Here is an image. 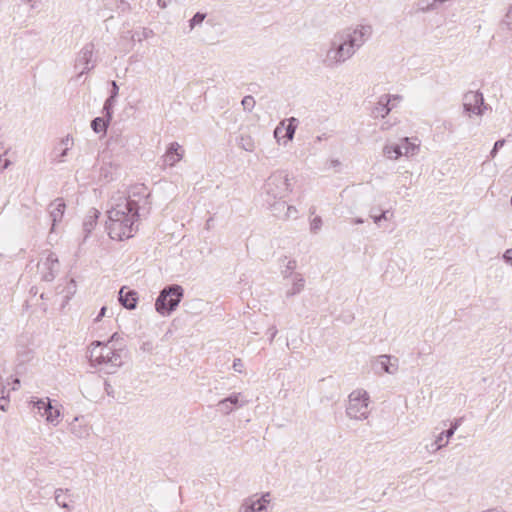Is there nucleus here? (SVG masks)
I'll list each match as a JSON object with an SVG mask.
<instances>
[{
	"label": "nucleus",
	"mask_w": 512,
	"mask_h": 512,
	"mask_svg": "<svg viewBox=\"0 0 512 512\" xmlns=\"http://www.w3.org/2000/svg\"><path fill=\"white\" fill-rule=\"evenodd\" d=\"M355 224H362L364 220L362 218H355L353 221Z\"/></svg>",
	"instance_id": "nucleus-52"
},
{
	"label": "nucleus",
	"mask_w": 512,
	"mask_h": 512,
	"mask_svg": "<svg viewBox=\"0 0 512 512\" xmlns=\"http://www.w3.org/2000/svg\"><path fill=\"white\" fill-rule=\"evenodd\" d=\"M239 512H268V508L258 500L249 497L242 502Z\"/></svg>",
	"instance_id": "nucleus-20"
},
{
	"label": "nucleus",
	"mask_w": 512,
	"mask_h": 512,
	"mask_svg": "<svg viewBox=\"0 0 512 512\" xmlns=\"http://www.w3.org/2000/svg\"><path fill=\"white\" fill-rule=\"evenodd\" d=\"M436 447L435 442L431 444L430 451L434 452L433 449Z\"/></svg>",
	"instance_id": "nucleus-54"
},
{
	"label": "nucleus",
	"mask_w": 512,
	"mask_h": 512,
	"mask_svg": "<svg viewBox=\"0 0 512 512\" xmlns=\"http://www.w3.org/2000/svg\"><path fill=\"white\" fill-rule=\"evenodd\" d=\"M461 422H462V418L455 419L451 423V427L448 430L441 432L436 437V439H435L436 447L433 449L434 452L440 450L441 448L445 447L448 444V441H446L445 443H442L443 438L444 437H446L447 439L451 438L454 435L455 431L460 426Z\"/></svg>",
	"instance_id": "nucleus-18"
},
{
	"label": "nucleus",
	"mask_w": 512,
	"mask_h": 512,
	"mask_svg": "<svg viewBox=\"0 0 512 512\" xmlns=\"http://www.w3.org/2000/svg\"><path fill=\"white\" fill-rule=\"evenodd\" d=\"M111 86H112V89L110 91V96L112 98H115L118 96V92H119V87L116 83V81H111Z\"/></svg>",
	"instance_id": "nucleus-41"
},
{
	"label": "nucleus",
	"mask_w": 512,
	"mask_h": 512,
	"mask_svg": "<svg viewBox=\"0 0 512 512\" xmlns=\"http://www.w3.org/2000/svg\"><path fill=\"white\" fill-rule=\"evenodd\" d=\"M184 295L182 286L172 284L165 286L159 293L155 309L162 316H169L176 310Z\"/></svg>",
	"instance_id": "nucleus-5"
},
{
	"label": "nucleus",
	"mask_w": 512,
	"mask_h": 512,
	"mask_svg": "<svg viewBox=\"0 0 512 512\" xmlns=\"http://www.w3.org/2000/svg\"><path fill=\"white\" fill-rule=\"evenodd\" d=\"M14 383L18 385L19 384V380L15 379Z\"/></svg>",
	"instance_id": "nucleus-57"
},
{
	"label": "nucleus",
	"mask_w": 512,
	"mask_h": 512,
	"mask_svg": "<svg viewBox=\"0 0 512 512\" xmlns=\"http://www.w3.org/2000/svg\"><path fill=\"white\" fill-rule=\"evenodd\" d=\"M268 332L270 333V342H272L275 338V336L277 335L278 333V330L275 326H272L268 329Z\"/></svg>",
	"instance_id": "nucleus-45"
},
{
	"label": "nucleus",
	"mask_w": 512,
	"mask_h": 512,
	"mask_svg": "<svg viewBox=\"0 0 512 512\" xmlns=\"http://www.w3.org/2000/svg\"><path fill=\"white\" fill-rule=\"evenodd\" d=\"M305 286V279L300 273H295L292 277V287L287 290L286 296L291 297L299 294Z\"/></svg>",
	"instance_id": "nucleus-21"
},
{
	"label": "nucleus",
	"mask_w": 512,
	"mask_h": 512,
	"mask_svg": "<svg viewBox=\"0 0 512 512\" xmlns=\"http://www.w3.org/2000/svg\"><path fill=\"white\" fill-rule=\"evenodd\" d=\"M383 153L390 159H398L403 155L402 146L400 145H386L383 148Z\"/></svg>",
	"instance_id": "nucleus-23"
},
{
	"label": "nucleus",
	"mask_w": 512,
	"mask_h": 512,
	"mask_svg": "<svg viewBox=\"0 0 512 512\" xmlns=\"http://www.w3.org/2000/svg\"><path fill=\"white\" fill-rule=\"evenodd\" d=\"M283 131V129L281 127H276V129L274 130V136L277 140L280 139V135H281V132Z\"/></svg>",
	"instance_id": "nucleus-50"
},
{
	"label": "nucleus",
	"mask_w": 512,
	"mask_h": 512,
	"mask_svg": "<svg viewBox=\"0 0 512 512\" xmlns=\"http://www.w3.org/2000/svg\"><path fill=\"white\" fill-rule=\"evenodd\" d=\"M322 225V219L319 216H316L312 221L310 225V229L312 232L316 233Z\"/></svg>",
	"instance_id": "nucleus-34"
},
{
	"label": "nucleus",
	"mask_w": 512,
	"mask_h": 512,
	"mask_svg": "<svg viewBox=\"0 0 512 512\" xmlns=\"http://www.w3.org/2000/svg\"><path fill=\"white\" fill-rule=\"evenodd\" d=\"M372 35L370 25H357L346 28L334 34L329 42V48L322 59V64L327 68H336L349 60L358 49Z\"/></svg>",
	"instance_id": "nucleus-2"
},
{
	"label": "nucleus",
	"mask_w": 512,
	"mask_h": 512,
	"mask_svg": "<svg viewBox=\"0 0 512 512\" xmlns=\"http://www.w3.org/2000/svg\"><path fill=\"white\" fill-rule=\"evenodd\" d=\"M241 104L245 111L251 112L255 106V99L253 96L247 95L242 99Z\"/></svg>",
	"instance_id": "nucleus-31"
},
{
	"label": "nucleus",
	"mask_w": 512,
	"mask_h": 512,
	"mask_svg": "<svg viewBox=\"0 0 512 512\" xmlns=\"http://www.w3.org/2000/svg\"><path fill=\"white\" fill-rule=\"evenodd\" d=\"M24 1L27 2V3H30L32 0H24Z\"/></svg>",
	"instance_id": "nucleus-58"
},
{
	"label": "nucleus",
	"mask_w": 512,
	"mask_h": 512,
	"mask_svg": "<svg viewBox=\"0 0 512 512\" xmlns=\"http://www.w3.org/2000/svg\"><path fill=\"white\" fill-rule=\"evenodd\" d=\"M297 214H298V211L294 206H290V205L286 204L284 219H290V218L296 219Z\"/></svg>",
	"instance_id": "nucleus-33"
},
{
	"label": "nucleus",
	"mask_w": 512,
	"mask_h": 512,
	"mask_svg": "<svg viewBox=\"0 0 512 512\" xmlns=\"http://www.w3.org/2000/svg\"><path fill=\"white\" fill-rule=\"evenodd\" d=\"M297 263L295 260H289L286 264L285 269L282 271L284 278H292L295 274L293 271L295 270Z\"/></svg>",
	"instance_id": "nucleus-29"
},
{
	"label": "nucleus",
	"mask_w": 512,
	"mask_h": 512,
	"mask_svg": "<svg viewBox=\"0 0 512 512\" xmlns=\"http://www.w3.org/2000/svg\"><path fill=\"white\" fill-rule=\"evenodd\" d=\"M503 24L508 28V29H512V9H510L504 19H503Z\"/></svg>",
	"instance_id": "nucleus-37"
},
{
	"label": "nucleus",
	"mask_w": 512,
	"mask_h": 512,
	"mask_svg": "<svg viewBox=\"0 0 512 512\" xmlns=\"http://www.w3.org/2000/svg\"><path fill=\"white\" fill-rule=\"evenodd\" d=\"M138 294L135 290H126L122 287L119 291V302L126 309L132 310L137 306Z\"/></svg>",
	"instance_id": "nucleus-16"
},
{
	"label": "nucleus",
	"mask_w": 512,
	"mask_h": 512,
	"mask_svg": "<svg viewBox=\"0 0 512 512\" xmlns=\"http://www.w3.org/2000/svg\"><path fill=\"white\" fill-rule=\"evenodd\" d=\"M463 109L469 116L471 114L481 116L487 106L484 103V97L481 92L469 91L463 96Z\"/></svg>",
	"instance_id": "nucleus-8"
},
{
	"label": "nucleus",
	"mask_w": 512,
	"mask_h": 512,
	"mask_svg": "<svg viewBox=\"0 0 512 512\" xmlns=\"http://www.w3.org/2000/svg\"><path fill=\"white\" fill-rule=\"evenodd\" d=\"M206 17V14L205 13H201V12H197L193 17L192 19H190V28L193 29L196 25H199L203 22V20L205 19Z\"/></svg>",
	"instance_id": "nucleus-32"
},
{
	"label": "nucleus",
	"mask_w": 512,
	"mask_h": 512,
	"mask_svg": "<svg viewBox=\"0 0 512 512\" xmlns=\"http://www.w3.org/2000/svg\"><path fill=\"white\" fill-rule=\"evenodd\" d=\"M59 261L56 255L52 252L47 254L45 260L39 261L37 268L41 274V279L47 282L52 281L59 271Z\"/></svg>",
	"instance_id": "nucleus-9"
},
{
	"label": "nucleus",
	"mask_w": 512,
	"mask_h": 512,
	"mask_svg": "<svg viewBox=\"0 0 512 512\" xmlns=\"http://www.w3.org/2000/svg\"><path fill=\"white\" fill-rule=\"evenodd\" d=\"M106 386L109 387V385L106 383ZM107 394H110V388H106Z\"/></svg>",
	"instance_id": "nucleus-55"
},
{
	"label": "nucleus",
	"mask_w": 512,
	"mask_h": 512,
	"mask_svg": "<svg viewBox=\"0 0 512 512\" xmlns=\"http://www.w3.org/2000/svg\"><path fill=\"white\" fill-rule=\"evenodd\" d=\"M93 53H94V44L87 43L83 46L80 52L77 55L75 67L83 66V69L79 73V76L84 73L90 71L94 68L95 64L93 62Z\"/></svg>",
	"instance_id": "nucleus-10"
},
{
	"label": "nucleus",
	"mask_w": 512,
	"mask_h": 512,
	"mask_svg": "<svg viewBox=\"0 0 512 512\" xmlns=\"http://www.w3.org/2000/svg\"><path fill=\"white\" fill-rule=\"evenodd\" d=\"M128 197L120 198L119 202L108 210V235L114 240H124L133 236L134 224L141 210L150 209L149 196L146 188L140 186Z\"/></svg>",
	"instance_id": "nucleus-1"
},
{
	"label": "nucleus",
	"mask_w": 512,
	"mask_h": 512,
	"mask_svg": "<svg viewBox=\"0 0 512 512\" xmlns=\"http://www.w3.org/2000/svg\"><path fill=\"white\" fill-rule=\"evenodd\" d=\"M505 144V140L504 139H500V140H497L495 143H494V146H493V149L491 150L490 152V156L491 158H494L498 152V150L500 148H502Z\"/></svg>",
	"instance_id": "nucleus-35"
},
{
	"label": "nucleus",
	"mask_w": 512,
	"mask_h": 512,
	"mask_svg": "<svg viewBox=\"0 0 512 512\" xmlns=\"http://www.w3.org/2000/svg\"><path fill=\"white\" fill-rule=\"evenodd\" d=\"M73 145V139L70 138L69 136H67L66 138L62 139L61 143H60V155H59V158L57 159L58 162H62L63 161V157L66 156L67 154V151L71 148V146Z\"/></svg>",
	"instance_id": "nucleus-26"
},
{
	"label": "nucleus",
	"mask_w": 512,
	"mask_h": 512,
	"mask_svg": "<svg viewBox=\"0 0 512 512\" xmlns=\"http://www.w3.org/2000/svg\"><path fill=\"white\" fill-rule=\"evenodd\" d=\"M387 214H388V211L386 210V211H382V213L380 215L370 214V217L373 219L374 223L379 224L380 221L388 219Z\"/></svg>",
	"instance_id": "nucleus-36"
},
{
	"label": "nucleus",
	"mask_w": 512,
	"mask_h": 512,
	"mask_svg": "<svg viewBox=\"0 0 512 512\" xmlns=\"http://www.w3.org/2000/svg\"><path fill=\"white\" fill-rule=\"evenodd\" d=\"M391 97H393L394 99L400 98L399 96H391V95H387V94L382 95L379 98L375 108L372 111L373 117L384 118L385 116H387L389 114V112L391 111V108L389 107Z\"/></svg>",
	"instance_id": "nucleus-15"
},
{
	"label": "nucleus",
	"mask_w": 512,
	"mask_h": 512,
	"mask_svg": "<svg viewBox=\"0 0 512 512\" xmlns=\"http://www.w3.org/2000/svg\"><path fill=\"white\" fill-rule=\"evenodd\" d=\"M369 400V395L365 390L352 391L348 396L346 415L354 420L361 421L367 419L370 414L368 409Z\"/></svg>",
	"instance_id": "nucleus-6"
},
{
	"label": "nucleus",
	"mask_w": 512,
	"mask_h": 512,
	"mask_svg": "<svg viewBox=\"0 0 512 512\" xmlns=\"http://www.w3.org/2000/svg\"><path fill=\"white\" fill-rule=\"evenodd\" d=\"M100 212L96 208H91L84 221H83V231L85 233L84 239H86L90 233L94 230L97 220L99 218Z\"/></svg>",
	"instance_id": "nucleus-19"
},
{
	"label": "nucleus",
	"mask_w": 512,
	"mask_h": 512,
	"mask_svg": "<svg viewBox=\"0 0 512 512\" xmlns=\"http://www.w3.org/2000/svg\"><path fill=\"white\" fill-rule=\"evenodd\" d=\"M233 368L236 372H239L241 373L242 372V368H243V363L241 361V359H235L234 362H233Z\"/></svg>",
	"instance_id": "nucleus-43"
},
{
	"label": "nucleus",
	"mask_w": 512,
	"mask_h": 512,
	"mask_svg": "<svg viewBox=\"0 0 512 512\" xmlns=\"http://www.w3.org/2000/svg\"><path fill=\"white\" fill-rule=\"evenodd\" d=\"M109 122L104 117H96L91 122V128L95 133L105 132Z\"/></svg>",
	"instance_id": "nucleus-24"
},
{
	"label": "nucleus",
	"mask_w": 512,
	"mask_h": 512,
	"mask_svg": "<svg viewBox=\"0 0 512 512\" xmlns=\"http://www.w3.org/2000/svg\"><path fill=\"white\" fill-rule=\"evenodd\" d=\"M273 215L277 218L284 219L286 202L283 200H275L271 204H267Z\"/></svg>",
	"instance_id": "nucleus-22"
},
{
	"label": "nucleus",
	"mask_w": 512,
	"mask_h": 512,
	"mask_svg": "<svg viewBox=\"0 0 512 512\" xmlns=\"http://www.w3.org/2000/svg\"><path fill=\"white\" fill-rule=\"evenodd\" d=\"M143 38H149L153 35V31L151 29L144 28L142 32Z\"/></svg>",
	"instance_id": "nucleus-47"
},
{
	"label": "nucleus",
	"mask_w": 512,
	"mask_h": 512,
	"mask_svg": "<svg viewBox=\"0 0 512 512\" xmlns=\"http://www.w3.org/2000/svg\"><path fill=\"white\" fill-rule=\"evenodd\" d=\"M288 122V126L285 128L284 137H286L288 141H291L295 135L298 120L294 117H291L290 119H288Z\"/></svg>",
	"instance_id": "nucleus-27"
},
{
	"label": "nucleus",
	"mask_w": 512,
	"mask_h": 512,
	"mask_svg": "<svg viewBox=\"0 0 512 512\" xmlns=\"http://www.w3.org/2000/svg\"><path fill=\"white\" fill-rule=\"evenodd\" d=\"M106 386L109 387V385L106 383ZM107 394H110V388H106Z\"/></svg>",
	"instance_id": "nucleus-56"
},
{
	"label": "nucleus",
	"mask_w": 512,
	"mask_h": 512,
	"mask_svg": "<svg viewBox=\"0 0 512 512\" xmlns=\"http://www.w3.org/2000/svg\"><path fill=\"white\" fill-rule=\"evenodd\" d=\"M392 356L390 355H380L377 357L374 368H380L381 371L388 374H395L398 371V359L394 358V362H391Z\"/></svg>",
	"instance_id": "nucleus-14"
},
{
	"label": "nucleus",
	"mask_w": 512,
	"mask_h": 512,
	"mask_svg": "<svg viewBox=\"0 0 512 512\" xmlns=\"http://www.w3.org/2000/svg\"><path fill=\"white\" fill-rule=\"evenodd\" d=\"M90 429L83 416L75 417L69 425V431L78 439L87 438L90 435Z\"/></svg>",
	"instance_id": "nucleus-13"
},
{
	"label": "nucleus",
	"mask_w": 512,
	"mask_h": 512,
	"mask_svg": "<svg viewBox=\"0 0 512 512\" xmlns=\"http://www.w3.org/2000/svg\"><path fill=\"white\" fill-rule=\"evenodd\" d=\"M9 165V161L8 160H5V163L3 164V166L1 167V169H6Z\"/></svg>",
	"instance_id": "nucleus-53"
},
{
	"label": "nucleus",
	"mask_w": 512,
	"mask_h": 512,
	"mask_svg": "<svg viewBox=\"0 0 512 512\" xmlns=\"http://www.w3.org/2000/svg\"><path fill=\"white\" fill-rule=\"evenodd\" d=\"M114 103H115V98H112L111 96H109V97L106 99V101H105V103H104V104H105V105H107V106H109V107H111V108H113Z\"/></svg>",
	"instance_id": "nucleus-48"
},
{
	"label": "nucleus",
	"mask_w": 512,
	"mask_h": 512,
	"mask_svg": "<svg viewBox=\"0 0 512 512\" xmlns=\"http://www.w3.org/2000/svg\"><path fill=\"white\" fill-rule=\"evenodd\" d=\"M169 0H158L157 4L160 8L164 9L167 7Z\"/></svg>",
	"instance_id": "nucleus-49"
},
{
	"label": "nucleus",
	"mask_w": 512,
	"mask_h": 512,
	"mask_svg": "<svg viewBox=\"0 0 512 512\" xmlns=\"http://www.w3.org/2000/svg\"><path fill=\"white\" fill-rule=\"evenodd\" d=\"M66 204L63 198H56L48 206V213L51 219V231L54 230L56 225L62 221Z\"/></svg>",
	"instance_id": "nucleus-12"
},
{
	"label": "nucleus",
	"mask_w": 512,
	"mask_h": 512,
	"mask_svg": "<svg viewBox=\"0 0 512 512\" xmlns=\"http://www.w3.org/2000/svg\"><path fill=\"white\" fill-rule=\"evenodd\" d=\"M154 346H153V343L151 341H146V342H143V344L141 345V350L144 351V352H152Z\"/></svg>",
	"instance_id": "nucleus-42"
},
{
	"label": "nucleus",
	"mask_w": 512,
	"mask_h": 512,
	"mask_svg": "<svg viewBox=\"0 0 512 512\" xmlns=\"http://www.w3.org/2000/svg\"><path fill=\"white\" fill-rule=\"evenodd\" d=\"M503 259L505 260V262H507V263L512 265V248L511 249H507L504 252Z\"/></svg>",
	"instance_id": "nucleus-44"
},
{
	"label": "nucleus",
	"mask_w": 512,
	"mask_h": 512,
	"mask_svg": "<svg viewBox=\"0 0 512 512\" xmlns=\"http://www.w3.org/2000/svg\"><path fill=\"white\" fill-rule=\"evenodd\" d=\"M482 512H505V511L500 508H491V509L483 510Z\"/></svg>",
	"instance_id": "nucleus-51"
},
{
	"label": "nucleus",
	"mask_w": 512,
	"mask_h": 512,
	"mask_svg": "<svg viewBox=\"0 0 512 512\" xmlns=\"http://www.w3.org/2000/svg\"><path fill=\"white\" fill-rule=\"evenodd\" d=\"M248 403L243 399L241 393H232L217 403V409L224 415L230 414L234 409L241 408Z\"/></svg>",
	"instance_id": "nucleus-11"
},
{
	"label": "nucleus",
	"mask_w": 512,
	"mask_h": 512,
	"mask_svg": "<svg viewBox=\"0 0 512 512\" xmlns=\"http://www.w3.org/2000/svg\"><path fill=\"white\" fill-rule=\"evenodd\" d=\"M106 310H107V308H106L105 306H103V307L100 309V311H99V313H98L97 317L95 318V322L100 321V320L102 319V317H104V316H105Z\"/></svg>",
	"instance_id": "nucleus-46"
},
{
	"label": "nucleus",
	"mask_w": 512,
	"mask_h": 512,
	"mask_svg": "<svg viewBox=\"0 0 512 512\" xmlns=\"http://www.w3.org/2000/svg\"><path fill=\"white\" fill-rule=\"evenodd\" d=\"M264 506H268L271 501V495L269 492L263 493L260 498L257 499Z\"/></svg>",
	"instance_id": "nucleus-38"
},
{
	"label": "nucleus",
	"mask_w": 512,
	"mask_h": 512,
	"mask_svg": "<svg viewBox=\"0 0 512 512\" xmlns=\"http://www.w3.org/2000/svg\"><path fill=\"white\" fill-rule=\"evenodd\" d=\"M34 409H37V413L43 417L48 424L52 426L59 424L61 417L60 408L53 406L50 398L46 397L34 400Z\"/></svg>",
	"instance_id": "nucleus-7"
},
{
	"label": "nucleus",
	"mask_w": 512,
	"mask_h": 512,
	"mask_svg": "<svg viewBox=\"0 0 512 512\" xmlns=\"http://www.w3.org/2000/svg\"><path fill=\"white\" fill-rule=\"evenodd\" d=\"M8 404V394H6L5 389L2 387V383L0 382V409L2 411H6L8 409Z\"/></svg>",
	"instance_id": "nucleus-30"
},
{
	"label": "nucleus",
	"mask_w": 512,
	"mask_h": 512,
	"mask_svg": "<svg viewBox=\"0 0 512 512\" xmlns=\"http://www.w3.org/2000/svg\"><path fill=\"white\" fill-rule=\"evenodd\" d=\"M55 502L58 506L61 508L67 509L68 511L71 509L68 502L66 501V498L63 496L64 490L63 489H56L55 492Z\"/></svg>",
	"instance_id": "nucleus-28"
},
{
	"label": "nucleus",
	"mask_w": 512,
	"mask_h": 512,
	"mask_svg": "<svg viewBox=\"0 0 512 512\" xmlns=\"http://www.w3.org/2000/svg\"><path fill=\"white\" fill-rule=\"evenodd\" d=\"M103 113L105 115V119L110 121L112 119V113H113V108L107 106L104 104L103 106Z\"/></svg>",
	"instance_id": "nucleus-40"
},
{
	"label": "nucleus",
	"mask_w": 512,
	"mask_h": 512,
	"mask_svg": "<svg viewBox=\"0 0 512 512\" xmlns=\"http://www.w3.org/2000/svg\"><path fill=\"white\" fill-rule=\"evenodd\" d=\"M242 143H241V147L246 150V151H253V144L251 142V140L248 138V139H244L242 138Z\"/></svg>",
	"instance_id": "nucleus-39"
},
{
	"label": "nucleus",
	"mask_w": 512,
	"mask_h": 512,
	"mask_svg": "<svg viewBox=\"0 0 512 512\" xmlns=\"http://www.w3.org/2000/svg\"><path fill=\"white\" fill-rule=\"evenodd\" d=\"M116 336L117 333H114L107 342L94 341L88 350L91 364L100 367V370L107 374L116 373L117 369L124 364V350L116 349L111 345Z\"/></svg>",
	"instance_id": "nucleus-3"
},
{
	"label": "nucleus",
	"mask_w": 512,
	"mask_h": 512,
	"mask_svg": "<svg viewBox=\"0 0 512 512\" xmlns=\"http://www.w3.org/2000/svg\"><path fill=\"white\" fill-rule=\"evenodd\" d=\"M181 146L177 142H173L169 145L165 155L163 156L164 164L174 166L183 158V151Z\"/></svg>",
	"instance_id": "nucleus-17"
},
{
	"label": "nucleus",
	"mask_w": 512,
	"mask_h": 512,
	"mask_svg": "<svg viewBox=\"0 0 512 512\" xmlns=\"http://www.w3.org/2000/svg\"><path fill=\"white\" fill-rule=\"evenodd\" d=\"M400 146H402L403 155L406 156H413L419 150V146L411 143L408 138H404Z\"/></svg>",
	"instance_id": "nucleus-25"
},
{
	"label": "nucleus",
	"mask_w": 512,
	"mask_h": 512,
	"mask_svg": "<svg viewBox=\"0 0 512 512\" xmlns=\"http://www.w3.org/2000/svg\"><path fill=\"white\" fill-rule=\"evenodd\" d=\"M289 192H291V184L285 171L273 172L266 179L262 188V196L266 204H271L275 200H282Z\"/></svg>",
	"instance_id": "nucleus-4"
}]
</instances>
